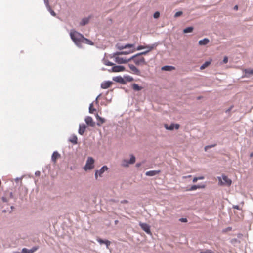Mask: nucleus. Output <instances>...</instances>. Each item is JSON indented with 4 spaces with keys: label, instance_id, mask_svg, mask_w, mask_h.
<instances>
[{
    "label": "nucleus",
    "instance_id": "1",
    "mask_svg": "<svg viewBox=\"0 0 253 253\" xmlns=\"http://www.w3.org/2000/svg\"><path fill=\"white\" fill-rule=\"evenodd\" d=\"M70 36L71 39L79 48L82 47V41L84 37L83 34L78 32L74 29H72L70 32Z\"/></svg>",
    "mask_w": 253,
    "mask_h": 253
},
{
    "label": "nucleus",
    "instance_id": "2",
    "mask_svg": "<svg viewBox=\"0 0 253 253\" xmlns=\"http://www.w3.org/2000/svg\"><path fill=\"white\" fill-rule=\"evenodd\" d=\"M217 178L220 185L229 186L232 184V180L224 174H222L221 177L218 176Z\"/></svg>",
    "mask_w": 253,
    "mask_h": 253
},
{
    "label": "nucleus",
    "instance_id": "3",
    "mask_svg": "<svg viewBox=\"0 0 253 253\" xmlns=\"http://www.w3.org/2000/svg\"><path fill=\"white\" fill-rule=\"evenodd\" d=\"M94 159L92 157H88L86 161L85 165L83 169L85 171H87L93 169L94 167Z\"/></svg>",
    "mask_w": 253,
    "mask_h": 253
},
{
    "label": "nucleus",
    "instance_id": "4",
    "mask_svg": "<svg viewBox=\"0 0 253 253\" xmlns=\"http://www.w3.org/2000/svg\"><path fill=\"white\" fill-rule=\"evenodd\" d=\"M109 168L106 165H103L99 169L95 170L94 172V177L96 180L98 177H102V174L106 171L109 170Z\"/></svg>",
    "mask_w": 253,
    "mask_h": 253
},
{
    "label": "nucleus",
    "instance_id": "5",
    "mask_svg": "<svg viewBox=\"0 0 253 253\" xmlns=\"http://www.w3.org/2000/svg\"><path fill=\"white\" fill-rule=\"evenodd\" d=\"M180 125L178 123L171 122L170 125L168 124H164L165 128L169 131H173V130H178L180 128Z\"/></svg>",
    "mask_w": 253,
    "mask_h": 253
},
{
    "label": "nucleus",
    "instance_id": "6",
    "mask_svg": "<svg viewBox=\"0 0 253 253\" xmlns=\"http://www.w3.org/2000/svg\"><path fill=\"white\" fill-rule=\"evenodd\" d=\"M134 46H135L134 43H127L126 44H123L122 43L118 42L115 45V47L119 50H122L123 49H126V48H132V47H134Z\"/></svg>",
    "mask_w": 253,
    "mask_h": 253
},
{
    "label": "nucleus",
    "instance_id": "7",
    "mask_svg": "<svg viewBox=\"0 0 253 253\" xmlns=\"http://www.w3.org/2000/svg\"><path fill=\"white\" fill-rule=\"evenodd\" d=\"M126 71V68L123 65H116L114 63L113 67L110 69L108 70L109 72H120Z\"/></svg>",
    "mask_w": 253,
    "mask_h": 253
},
{
    "label": "nucleus",
    "instance_id": "8",
    "mask_svg": "<svg viewBox=\"0 0 253 253\" xmlns=\"http://www.w3.org/2000/svg\"><path fill=\"white\" fill-rule=\"evenodd\" d=\"M139 225L141 228L148 235H152L151 226L147 223L139 222Z\"/></svg>",
    "mask_w": 253,
    "mask_h": 253
},
{
    "label": "nucleus",
    "instance_id": "9",
    "mask_svg": "<svg viewBox=\"0 0 253 253\" xmlns=\"http://www.w3.org/2000/svg\"><path fill=\"white\" fill-rule=\"evenodd\" d=\"M206 187V184L204 183H200L198 184H194L191 185L190 187H187L186 191H195L199 189H204Z\"/></svg>",
    "mask_w": 253,
    "mask_h": 253
},
{
    "label": "nucleus",
    "instance_id": "10",
    "mask_svg": "<svg viewBox=\"0 0 253 253\" xmlns=\"http://www.w3.org/2000/svg\"><path fill=\"white\" fill-rule=\"evenodd\" d=\"M96 241L100 245L104 244L107 249H109V247L111 243V242L108 239H102L98 237H97Z\"/></svg>",
    "mask_w": 253,
    "mask_h": 253
},
{
    "label": "nucleus",
    "instance_id": "11",
    "mask_svg": "<svg viewBox=\"0 0 253 253\" xmlns=\"http://www.w3.org/2000/svg\"><path fill=\"white\" fill-rule=\"evenodd\" d=\"M84 121L86 123V125L93 127L95 125V122L93 121L92 118L89 116H86L84 119Z\"/></svg>",
    "mask_w": 253,
    "mask_h": 253
},
{
    "label": "nucleus",
    "instance_id": "12",
    "mask_svg": "<svg viewBox=\"0 0 253 253\" xmlns=\"http://www.w3.org/2000/svg\"><path fill=\"white\" fill-rule=\"evenodd\" d=\"M87 128V125L84 123L80 124L78 132L80 135H83Z\"/></svg>",
    "mask_w": 253,
    "mask_h": 253
},
{
    "label": "nucleus",
    "instance_id": "13",
    "mask_svg": "<svg viewBox=\"0 0 253 253\" xmlns=\"http://www.w3.org/2000/svg\"><path fill=\"white\" fill-rule=\"evenodd\" d=\"M161 44V42L158 41L157 42H156L152 44H146V48H147V51L148 53L150 52L152 50L156 48L159 44Z\"/></svg>",
    "mask_w": 253,
    "mask_h": 253
},
{
    "label": "nucleus",
    "instance_id": "14",
    "mask_svg": "<svg viewBox=\"0 0 253 253\" xmlns=\"http://www.w3.org/2000/svg\"><path fill=\"white\" fill-rule=\"evenodd\" d=\"M113 84V82L112 81H104L101 84L100 87L102 89H106L109 88Z\"/></svg>",
    "mask_w": 253,
    "mask_h": 253
},
{
    "label": "nucleus",
    "instance_id": "15",
    "mask_svg": "<svg viewBox=\"0 0 253 253\" xmlns=\"http://www.w3.org/2000/svg\"><path fill=\"white\" fill-rule=\"evenodd\" d=\"M243 77L250 78L253 76V68H246L244 69Z\"/></svg>",
    "mask_w": 253,
    "mask_h": 253
},
{
    "label": "nucleus",
    "instance_id": "16",
    "mask_svg": "<svg viewBox=\"0 0 253 253\" xmlns=\"http://www.w3.org/2000/svg\"><path fill=\"white\" fill-rule=\"evenodd\" d=\"M134 63L136 66H139L142 64L145 65H147V62L143 57H141L139 58H137L136 59L134 60Z\"/></svg>",
    "mask_w": 253,
    "mask_h": 253
},
{
    "label": "nucleus",
    "instance_id": "17",
    "mask_svg": "<svg viewBox=\"0 0 253 253\" xmlns=\"http://www.w3.org/2000/svg\"><path fill=\"white\" fill-rule=\"evenodd\" d=\"M95 116L96 119L97 120L96 125L98 126H100L102 124H103L105 122L106 119L100 116L98 114V113H96L95 115Z\"/></svg>",
    "mask_w": 253,
    "mask_h": 253
},
{
    "label": "nucleus",
    "instance_id": "18",
    "mask_svg": "<svg viewBox=\"0 0 253 253\" xmlns=\"http://www.w3.org/2000/svg\"><path fill=\"white\" fill-rule=\"evenodd\" d=\"M128 67L135 74L138 76H141V73L140 70L133 64H129Z\"/></svg>",
    "mask_w": 253,
    "mask_h": 253
},
{
    "label": "nucleus",
    "instance_id": "19",
    "mask_svg": "<svg viewBox=\"0 0 253 253\" xmlns=\"http://www.w3.org/2000/svg\"><path fill=\"white\" fill-rule=\"evenodd\" d=\"M161 172V170H152L147 171L145 173V175L149 177L156 176Z\"/></svg>",
    "mask_w": 253,
    "mask_h": 253
},
{
    "label": "nucleus",
    "instance_id": "20",
    "mask_svg": "<svg viewBox=\"0 0 253 253\" xmlns=\"http://www.w3.org/2000/svg\"><path fill=\"white\" fill-rule=\"evenodd\" d=\"M68 141L73 144V145H77L78 143L77 135L75 134H72L68 138Z\"/></svg>",
    "mask_w": 253,
    "mask_h": 253
},
{
    "label": "nucleus",
    "instance_id": "21",
    "mask_svg": "<svg viewBox=\"0 0 253 253\" xmlns=\"http://www.w3.org/2000/svg\"><path fill=\"white\" fill-rule=\"evenodd\" d=\"M112 80L113 81L116 83H120L122 84H124V77H122L120 75L115 76L112 78Z\"/></svg>",
    "mask_w": 253,
    "mask_h": 253
},
{
    "label": "nucleus",
    "instance_id": "22",
    "mask_svg": "<svg viewBox=\"0 0 253 253\" xmlns=\"http://www.w3.org/2000/svg\"><path fill=\"white\" fill-rule=\"evenodd\" d=\"M162 71L171 72L175 69V67L172 65H165L161 67Z\"/></svg>",
    "mask_w": 253,
    "mask_h": 253
},
{
    "label": "nucleus",
    "instance_id": "23",
    "mask_svg": "<svg viewBox=\"0 0 253 253\" xmlns=\"http://www.w3.org/2000/svg\"><path fill=\"white\" fill-rule=\"evenodd\" d=\"M61 156L60 154L57 151H55L53 152L51 156V160L53 162L56 163L57 160Z\"/></svg>",
    "mask_w": 253,
    "mask_h": 253
},
{
    "label": "nucleus",
    "instance_id": "24",
    "mask_svg": "<svg viewBox=\"0 0 253 253\" xmlns=\"http://www.w3.org/2000/svg\"><path fill=\"white\" fill-rule=\"evenodd\" d=\"M123 77L124 80V84H126L127 82H132L134 80L132 77L127 74L124 75Z\"/></svg>",
    "mask_w": 253,
    "mask_h": 253
},
{
    "label": "nucleus",
    "instance_id": "25",
    "mask_svg": "<svg viewBox=\"0 0 253 253\" xmlns=\"http://www.w3.org/2000/svg\"><path fill=\"white\" fill-rule=\"evenodd\" d=\"M210 42V40L208 38H204L198 42V44L201 46L206 45Z\"/></svg>",
    "mask_w": 253,
    "mask_h": 253
},
{
    "label": "nucleus",
    "instance_id": "26",
    "mask_svg": "<svg viewBox=\"0 0 253 253\" xmlns=\"http://www.w3.org/2000/svg\"><path fill=\"white\" fill-rule=\"evenodd\" d=\"M194 30V27L192 26H190L184 28L182 30V32L183 34L192 33L193 32Z\"/></svg>",
    "mask_w": 253,
    "mask_h": 253
},
{
    "label": "nucleus",
    "instance_id": "27",
    "mask_svg": "<svg viewBox=\"0 0 253 253\" xmlns=\"http://www.w3.org/2000/svg\"><path fill=\"white\" fill-rule=\"evenodd\" d=\"M125 57L120 56L115 57V62L119 64H125Z\"/></svg>",
    "mask_w": 253,
    "mask_h": 253
},
{
    "label": "nucleus",
    "instance_id": "28",
    "mask_svg": "<svg viewBox=\"0 0 253 253\" xmlns=\"http://www.w3.org/2000/svg\"><path fill=\"white\" fill-rule=\"evenodd\" d=\"M211 61H212V60L211 59H210L209 60L205 61L204 63H203L200 66V69L204 70V69H206V68H207L211 64Z\"/></svg>",
    "mask_w": 253,
    "mask_h": 253
},
{
    "label": "nucleus",
    "instance_id": "29",
    "mask_svg": "<svg viewBox=\"0 0 253 253\" xmlns=\"http://www.w3.org/2000/svg\"><path fill=\"white\" fill-rule=\"evenodd\" d=\"M131 87L133 90L135 91H141L143 87L142 86L139 85L138 84L133 83L131 84Z\"/></svg>",
    "mask_w": 253,
    "mask_h": 253
},
{
    "label": "nucleus",
    "instance_id": "30",
    "mask_svg": "<svg viewBox=\"0 0 253 253\" xmlns=\"http://www.w3.org/2000/svg\"><path fill=\"white\" fill-rule=\"evenodd\" d=\"M82 43L90 45H93L94 44V43L93 41H92L89 39L84 37V36L83 39Z\"/></svg>",
    "mask_w": 253,
    "mask_h": 253
},
{
    "label": "nucleus",
    "instance_id": "31",
    "mask_svg": "<svg viewBox=\"0 0 253 253\" xmlns=\"http://www.w3.org/2000/svg\"><path fill=\"white\" fill-rule=\"evenodd\" d=\"M89 19H90L89 17L83 18L81 20V21L80 22V25L84 26V25H86L87 24H88L89 21Z\"/></svg>",
    "mask_w": 253,
    "mask_h": 253
},
{
    "label": "nucleus",
    "instance_id": "32",
    "mask_svg": "<svg viewBox=\"0 0 253 253\" xmlns=\"http://www.w3.org/2000/svg\"><path fill=\"white\" fill-rule=\"evenodd\" d=\"M96 111V109L93 107V102H91L89 106V113L93 114Z\"/></svg>",
    "mask_w": 253,
    "mask_h": 253
},
{
    "label": "nucleus",
    "instance_id": "33",
    "mask_svg": "<svg viewBox=\"0 0 253 253\" xmlns=\"http://www.w3.org/2000/svg\"><path fill=\"white\" fill-rule=\"evenodd\" d=\"M128 161L130 165L134 164L136 161L135 156L133 154H130V159L128 160Z\"/></svg>",
    "mask_w": 253,
    "mask_h": 253
},
{
    "label": "nucleus",
    "instance_id": "34",
    "mask_svg": "<svg viewBox=\"0 0 253 253\" xmlns=\"http://www.w3.org/2000/svg\"><path fill=\"white\" fill-rule=\"evenodd\" d=\"M13 253H31V252L29 249L26 248H23L22 249L21 252L14 251Z\"/></svg>",
    "mask_w": 253,
    "mask_h": 253
},
{
    "label": "nucleus",
    "instance_id": "35",
    "mask_svg": "<svg viewBox=\"0 0 253 253\" xmlns=\"http://www.w3.org/2000/svg\"><path fill=\"white\" fill-rule=\"evenodd\" d=\"M122 166L124 167H127L129 166L130 164L129 163V161L128 159H124L122 162Z\"/></svg>",
    "mask_w": 253,
    "mask_h": 253
},
{
    "label": "nucleus",
    "instance_id": "36",
    "mask_svg": "<svg viewBox=\"0 0 253 253\" xmlns=\"http://www.w3.org/2000/svg\"><path fill=\"white\" fill-rule=\"evenodd\" d=\"M216 145H217L216 143H214V144L206 145L204 147V150H205V151L206 152L209 149L214 147Z\"/></svg>",
    "mask_w": 253,
    "mask_h": 253
},
{
    "label": "nucleus",
    "instance_id": "37",
    "mask_svg": "<svg viewBox=\"0 0 253 253\" xmlns=\"http://www.w3.org/2000/svg\"><path fill=\"white\" fill-rule=\"evenodd\" d=\"M103 60L104 61L103 63L106 66H111L113 67L114 64V63L109 61L108 60H106L105 58H103Z\"/></svg>",
    "mask_w": 253,
    "mask_h": 253
},
{
    "label": "nucleus",
    "instance_id": "38",
    "mask_svg": "<svg viewBox=\"0 0 253 253\" xmlns=\"http://www.w3.org/2000/svg\"><path fill=\"white\" fill-rule=\"evenodd\" d=\"M205 178L204 176H195L194 177L192 180V182L193 183L196 182L199 180H203Z\"/></svg>",
    "mask_w": 253,
    "mask_h": 253
},
{
    "label": "nucleus",
    "instance_id": "39",
    "mask_svg": "<svg viewBox=\"0 0 253 253\" xmlns=\"http://www.w3.org/2000/svg\"><path fill=\"white\" fill-rule=\"evenodd\" d=\"M47 10L50 12V14L55 17L56 16V12L51 8V6H49L48 7H46Z\"/></svg>",
    "mask_w": 253,
    "mask_h": 253
},
{
    "label": "nucleus",
    "instance_id": "40",
    "mask_svg": "<svg viewBox=\"0 0 253 253\" xmlns=\"http://www.w3.org/2000/svg\"><path fill=\"white\" fill-rule=\"evenodd\" d=\"M122 51V55H128L131 53H133L135 51V49H129L127 51Z\"/></svg>",
    "mask_w": 253,
    "mask_h": 253
},
{
    "label": "nucleus",
    "instance_id": "41",
    "mask_svg": "<svg viewBox=\"0 0 253 253\" xmlns=\"http://www.w3.org/2000/svg\"><path fill=\"white\" fill-rule=\"evenodd\" d=\"M146 45H139L138 46H137V47L136 48H133V49H135V51L137 50V51H140V50H143L145 48H146Z\"/></svg>",
    "mask_w": 253,
    "mask_h": 253
},
{
    "label": "nucleus",
    "instance_id": "42",
    "mask_svg": "<svg viewBox=\"0 0 253 253\" xmlns=\"http://www.w3.org/2000/svg\"><path fill=\"white\" fill-rule=\"evenodd\" d=\"M39 249V246L38 245L34 246L30 249L31 253H34Z\"/></svg>",
    "mask_w": 253,
    "mask_h": 253
},
{
    "label": "nucleus",
    "instance_id": "43",
    "mask_svg": "<svg viewBox=\"0 0 253 253\" xmlns=\"http://www.w3.org/2000/svg\"><path fill=\"white\" fill-rule=\"evenodd\" d=\"M153 18L154 19H158L160 17V13L159 11H155L154 14H153Z\"/></svg>",
    "mask_w": 253,
    "mask_h": 253
},
{
    "label": "nucleus",
    "instance_id": "44",
    "mask_svg": "<svg viewBox=\"0 0 253 253\" xmlns=\"http://www.w3.org/2000/svg\"><path fill=\"white\" fill-rule=\"evenodd\" d=\"M101 96V93H100L98 94L97 97H96L95 100L93 102V103H95L96 105L99 106V101L98 99L100 98V97Z\"/></svg>",
    "mask_w": 253,
    "mask_h": 253
},
{
    "label": "nucleus",
    "instance_id": "45",
    "mask_svg": "<svg viewBox=\"0 0 253 253\" xmlns=\"http://www.w3.org/2000/svg\"><path fill=\"white\" fill-rule=\"evenodd\" d=\"M183 14V12L182 11H177L174 15V18H177L181 16Z\"/></svg>",
    "mask_w": 253,
    "mask_h": 253
},
{
    "label": "nucleus",
    "instance_id": "46",
    "mask_svg": "<svg viewBox=\"0 0 253 253\" xmlns=\"http://www.w3.org/2000/svg\"><path fill=\"white\" fill-rule=\"evenodd\" d=\"M148 53L147 52V50H145L144 51H142V52H139V53H136L137 54V55L138 57H140L141 56H143V55H146L148 54Z\"/></svg>",
    "mask_w": 253,
    "mask_h": 253
},
{
    "label": "nucleus",
    "instance_id": "47",
    "mask_svg": "<svg viewBox=\"0 0 253 253\" xmlns=\"http://www.w3.org/2000/svg\"><path fill=\"white\" fill-rule=\"evenodd\" d=\"M199 253H213V251L210 249H206L203 251H201Z\"/></svg>",
    "mask_w": 253,
    "mask_h": 253
},
{
    "label": "nucleus",
    "instance_id": "48",
    "mask_svg": "<svg viewBox=\"0 0 253 253\" xmlns=\"http://www.w3.org/2000/svg\"><path fill=\"white\" fill-rule=\"evenodd\" d=\"M179 221L182 223H186L188 222V220L187 218L185 217H181L179 219Z\"/></svg>",
    "mask_w": 253,
    "mask_h": 253
},
{
    "label": "nucleus",
    "instance_id": "49",
    "mask_svg": "<svg viewBox=\"0 0 253 253\" xmlns=\"http://www.w3.org/2000/svg\"><path fill=\"white\" fill-rule=\"evenodd\" d=\"M228 57L226 56H225L224 57H223V59L222 60V61L221 62L222 63H223V64H226L228 62Z\"/></svg>",
    "mask_w": 253,
    "mask_h": 253
},
{
    "label": "nucleus",
    "instance_id": "50",
    "mask_svg": "<svg viewBox=\"0 0 253 253\" xmlns=\"http://www.w3.org/2000/svg\"><path fill=\"white\" fill-rule=\"evenodd\" d=\"M122 51L121 50H120L119 51H116L115 52H114V56H119V55H122Z\"/></svg>",
    "mask_w": 253,
    "mask_h": 253
},
{
    "label": "nucleus",
    "instance_id": "51",
    "mask_svg": "<svg viewBox=\"0 0 253 253\" xmlns=\"http://www.w3.org/2000/svg\"><path fill=\"white\" fill-rule=\"evenodd\" d=\"M234 106L233 105H231V106H230L227 109H226L225 111V112L226 113H229L231 110L232 109V108H233Z\"/></svg>",
    "mask_w": 253,
    "mask_h": 253
},
{
    "label": "nucleus",
    "instance_id": "52",
    "mask_svg": "<svg viewBox=\"0 0 253 253\" xmlns=\"http://www.w3.org/2000/svg\"><path fill=\"white\" fill-rule=\"evenodd\" d=\"M43 1H44V3L45 4L46 7H48L50 6L48 0H43Z\"/></svg>",
    "mask_w": 253,
    "mask_h": 253
},
{
    "label": "nucleus",
    "instance_id": "53",
    "mask_svg": "<svg viewBox=\"0 0 253 253\" xmlns=\"http://www.w3.org/2000/svg\"><path fill=\"white\" fill-rule=\"evenodd\" d=\"M130 57L132 59L133 62H134V60L136 59V58H137V57H138V56L137 55V54H135L132 55V56H131Z\"/></svg>",
    "mask_w": 253,
    "mask_h": 253
},
{
    "label": "nucleus",
    "instance_id": "54",
    "mask_svg": "<svg viewBox=\"0 0 253 253\" xmlns=\"http://www.w3.org/2000/svg\"><path fill=\"white\" fill-rule=\"evenodd\" d=\"M143 163V162H139V163H137L135 165V167L136 168H139L141 165Z\"/></svg>",
    "mask_w": 253,
    "mask_h": 253
},
{
    "label": "nucleus",
    "instance_id": "55",
    "mask_svg": "<svg viewBox=\"0 0 253 253\" xmlns=\"http://www.w3.org/2000/svg\"><path fill=\"white\" fill-rule=\"evenodd\" d=\"M125 64L130 62V61H132V59L131 58V57L128 58V59H126V58H125Z\"/></svg>",
    "mask_w": 253,
    "mask_h": 253
},
{
    "label": "nucleus",
    "instance_id": "56",
    "mask_svg": "<svg viewBox=\"0 0 253 253\" xmlns=\"http://www.w3.org/2000/svg\"><path fill=\"white\" fill-rule=\"evenodd\" d=\"M125 64L130 62V61H132V59L131 58V57L128 58V59H126V58H125Z\"/></svg>",
    "mask_w": 253,
    "mask_h": 253
},
{
    "label": "nucleus",
    "instance_id": "57",
    "mask_svg": "<svg viewBox=\"0 0 253 253\" xmlns=\"http://www.w3.org/2000/svg\"><path fill=\"white\" fill-rule=\"evenodd\" d=\"M233 208L237 210H240V206L238 205H233Z\"/></svg>",
    "mask_w": 253,
    "mask_h": 253
},
{
    "label": "nucleus",
    "instance_id": "58",
    "mask_svg": "<svg viewBox=\"0 0 253 253\" xmlns=\"http://www.w3.org/2000/svg\"><path fill=\"white\" fill-rule=\"evenodd\" d=\"M41 174V172L40 171H36L35 172V175L36 176H39Z\"/></svg>",
    "mask_w": 253,
    "mask_h": 253
},
{
    "label": "nucleus",
    "instance_id": "59",
    "mask_svg": "<svg viewBox=\"0 0 253 253\" xmlns=\"http://www.w3.org/2000/svg\"><path fill=\"white\" fill-rule=\"evenodd\" d=\"M1 200H2V201L3 202H7V198L5 197H4V196L2 197Z\"/></svg>",
    "mask_w": 253,
    "mask_h": 253
},
{
    "label": "nucleus",
    "instance_id": "60",
    "mask_svg": "<svg viewBox=\"0 0 253 253\" xmlns=\"http://www.w3.org/2000/svg\"><path fill=\"white\" fill-rule=\"evenodd\" d=\"M22 178V177H16L15 179V181L16 182H17L19 180H21Z\"/></svg>",
    "mask_w": 253,
    "mask_h": 253
},
{
    "label": "nucleus",
    "instance_id": "61",
    "mask_svg": "<svg viewBox=\"0 0 253 253\" xmlns=\"http://www.w3.org/2000/svg\"><path fill=\"white\" fill-rule=\"evenodd\" d=\"M233 9L235 11H237L238 10V5H235L234 7H233Z\"/></svg>",
    "mask_w": 253,
    "mask_h": 253
},
{
    "label": "nucleus",
    "instance_id": "62",
    "mask_svg": "<svg viewBox=\"0 0 253 253\" xmlns=\"http://www.w3.org/2000/svg\"><path fill=\"white\" fill-rule=\"evenodd\" d=\"M9 197H10V198H12V199L14 198L13 194V193L12 192H10L9 193Z\"/></svg>",
    "mask_w": 253,
    "mask_h": 253
},
{
    "label": "nucleus",
    "instance_id": "63",
    "mask_svg": "<svg viewBox=\"0 0 253 253\" xmlns=\"http://www.w3.org/2000/svg\"><path fill=\"white\" fill-rule=\"evenodd\" d=\"M121 203H123V204H124V203H128V201H127L126 200H123L122 201H121Z\"/></svg>",
    "mask_w": 253,
    "mask_h": 253
},
{
    "label": "nucleus",
    "instance_id": "64",
    "mask_svg": "<svg viewBox=\"0 0 253 253\" xmlns=\"http://www.w3.org/2000/svg\"><path fill=\"white\" fill-rule=\"evenodd\" d=\"M100 104H101V105H107V104H106V103H105V102H104V101H101V102H100Z\"/></svg>",
    "mask_w": 253,
    "mask_h": 253
}]
</instances>
